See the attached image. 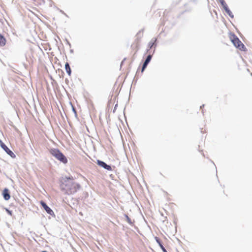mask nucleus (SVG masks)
Returning <instances> with one entry per match:
<instances>
[{
	"instance_id": "1",
	"label": "nucleus",
	"mask_w": 252,
	"mask_h": 252,
	"mask_svg": "<svg viewBox=\"0 0 252 252\" xmlns=\"http://www.w3.org/2000/svg\"><path fill=\"white\" fill-rule=\"evenodd\" d=\"M72 180L73 178L70 177H65L62 180L61 188L66 194H73L80 188L79 184L74 182Z\"/></svg>"
},
{
	"instance_id": "2",
	"label": "nucleus",
	"mask_w": 252,
	"mask_h": 252,
	"mask_svg": "<svg viewBox=\"0 0 252 252\" xmlns=\"http://www.w3.org/2000/svg\"><path fill=\"white\" fill-rule=\"evenodd\" d=\"M229 38L235 47L241 51H245L246 48L238 37L233 33H230Z\"/></svg>"
},
{
	"instance_id": "3",
	"label": "nucleus",
	"mask_w": 252,
	"mask_h": 252,
	"mask_svg": "<svg viewBox=\"0 0 252 252\" xmlns=\"http://www.w3.org/2000/svg\"><path fill=\"white\" fill-rule=\"evenodd\" d=\"M50 153L63 163L67 162V159L59 149H52L50 150Z\"/></svg>"
},
{
	"instance_id": "4",
	"label": "nucleus",
	"mask_w": 252,
	"mask_h": 252,
	"mask_svg": "<svg viewBox=\"0 0 252 252\" xmlns=\"http://www.w3.org/2000/svg\"><path fill=\"white\" fill-rule=\"evenodd\" d=\"M0 145L1 147L11 157L15 158V155L0 140Z\"/></svg>"
},
{
	"instance_id": "5",
	"label": "nucleus",
	"mask_w": 252,
	"mask_h": 252,
	"mask_svg": "<svg viewBox=\"0 0 252 252\" xmlns=\"http://www.w3.org/2000/svg\"><path fill=\"white\" fill-rule=\"evenodd\" d=\"M139 39H135L134 41L131 45V49L134 55H135L138 51L139 46Z\"/></svg>"
},
{
	"instance_id": "6",
	"label": "nucleus",
	"mask_w": 252,
	"mask_h": 252,
	"mask_svg": "<svg viewBox=\"0 0 252 252\" xmlns=\"http://www.w3.org/2000/svg\"><path fill=\"white\" fill-rule=\"evenodd\" d=\"M40 203L48 214L52 216L54 215V213L53 210L50 207H49L44 201H41Z\"/></svg>"
},
{
	"instance_id": "7",
	"label": "nucleus",
	"mask_w": 252,
	"mask_h": 252,
	"mask_svg": "<svg viewBox=\"0 0 252 252\" xmlns=\"http://www.w3.org/2000/svg\"><path fill=\"white\" fill-rule=\"evenodd\" d=\"M97 164L99 165L100 166H101L103 167L104 168L107 169V170L111 171L112 170V168L110 165H108L106 164L104 162L97 160Z\"/></svg>"
},
{
	"instance_id": "8",
	"label": "nucleus",
	"mask_w": 252,
	"mask_h": 252,
	"mask_svg": "<svg viewBox=\"0 0 252 252\" xmlns=\"http://www.w3.org/2000/svg\"><path fill=\"white\" fill-rule=\"evenodd\" d=\"M152 56L151 55H149L147 56L146 60L145 61V62L143 64V66H142V70H141L142 72H143L144 71V69L147 67L148 64L150 62V61L152 59Z\"/></svg>"
},
{
	"instance_id": "9",
	"label": "nucleus",
	"mask_w": 252,
	"mask_h": 252,
	"mask_svg": "<svg viewBox=\"0 0 252 252\" xmlns=\"http://www.w3.org/2000/svg\"><path fill=\"white\" fill-rule=\"evenodd\" d=\"M2 195L5 200H8L10 198L9 190L7 189H4L2 192Z\"/></svg>"
},
{
	"instance_id": "10",
	"label": "nucleus",
	"mask_w": 252,
	"mask_h": 252,
	"mask_svg": "<svg viewBox=\"0 0 252 252\" xmlns=\"http://www.w3.org/2000/svg\"><path fill=\"white\" fill-rule=\"evenodd\" d=\"M6 40L4 37L0 34V46H4L6 44Z\"/></svg>"
},
{
	"instance_id": "11",
	"label": "nucleus",
	"mask_w": 252,
	"mask_h": 252,
	"mask_svg": "<svg viewBox=\"0 0 252 252\" xmlns=\"http://www.w3.org/2000/svg\"><path fill=\"white\" fill-rule=\"evenodd\" d=\"M143 33H144V30H141L139 31L137 33V34L136 35V39H139V40H140V38L143 36Z\"/></svg>"
},
{
	"instance_id": "12",
	"label": "nucleus",
	"mask_w": 252,
	"mask_h": 252,
	"mask_svg": "<svg viewBox=\"0 0 252 252\" xmlns=\"http://www.w3.org/2000/svg\"><path fill=\"white\" fill-rule=\"evenodd\" d=\"M65 68L68 74L70 75L71 74V70L68 63H65Z\"/></svg>"
},
{
	"instance_id": "13",
	"label": "nucleus",
	"mask_w": 252,
	"mask_h": 252,
	"mask_svg": "<svg viewBox=\"0 0 252 252\" xmlns=\"http://www.w3.org/2000/svg\"><path fill=\"white\" fill-rule=\"evenodd\" d=\"M156 41H157L156 38L152 39V40L149 43V46H150V48H152L153 47V46L155 44Z\"/></svg>"
},
{
	"instance_id": "14",
	"label": "nucleus",
	"mask_w": 252,
	"mask_h": 252,
	"mask_svg": "<svg viewBox=\"0 0 252 252\" xmlns=\"http://www.w3.org/2000/svg\"><path fill=\"white\" fill-rule=\"evenodd\" d=\"M224 10L230 17L233 18L232 12L229 9L228 7L226 8H225Z\"/></svg>"
},
{
	"instance_id": "15",
	"label": "nucleus",
	"mask_w": 252,
	"mask_h": 252,
	"mask_svg": "<svg viewBox=\"0 0 252 252\" xmlns=\"http://www.w3.org/2000/svg\"><path fill=\"white\" fill-rule=\"evenodd\" d=\"M220 0V2L221 5L223 6L224 9L225 8H226L228 6L227 5V4L226 3V2H225L224 0Z\"/></svg>"
},
{
	"instance_id": "16",
	"label": "nucleus",
	"mask_w": 252,
	"mask_h": 252,
	"mask_svg": "<svg viewBox=\"0 0 252 252\" xmlns=\"http://www.w3.org/2000/svg\"><path fill=\"white\" fill-rule=\"evenodd\" d=\"M125 217L126 218V220L127 222L129 224H132V222L131 221V219L129 218V217L127 215H125Z\"/></svg>"
},
{
	"instance_id": "17",
	"label": "nucleus",
	"mask_w": 252,
	"mask_h": 252,
	"mask_svg": "<svg viewBox=\"0 0 252 252\" xmlns=\"http://www.w3.org/2000/svg\"><path fill=\"white\" fill-rule=\"evenodd\" d=\"M155 239H156L157 242L158 244L160 247H161V245H162L158 237H156L155 238Z\"/></svg>"
},
{
	"instance_id": "18",
	"label": "nucleus",
	"mask_w": 252,
	"mask_h": 252,
	"mask_svg": "<svg viewBox=\"0 0 252 252\" xmlns=\"http://www.w3.org/2000/svg\"><path fill=\"white\" fill-rule=\"evenodd\" d=\"M160 248L161 249L163 252H167L165 248L163 246V245H161Z\"/></svg>"
},
{
	"instance_id": "19",
	"label": "nucleus",
	"mask_w": 252,
	"mask_h": 252,
	"mask_svg": "<svg viewBox=\"0 0 252 252\" xmlns=\"http://www.w3.org/2000/svg\"><path fill=\"white\" fill-rule=\"evenodd\" d=\"M7 212L10 215H12V212L11 211H9V210L8 209H6Z\"/></svg>"
},
{
	"instance_id": "20",
	"label": "nucleus",
	"mask_w": 252,
	"mask_h": 252,
	"mask_svg": "<svg viewBox=\"0 0 252 252\" xmlns=\"http://www.w3.org/2000/svg\"><path fill=\"white\" fill-rule=\"evenodd\" d=\"M42 252H47L46 251H42Z\"/></svg>"
},
{
	"instance_id": "21",
	"label": "nucleus",
	"mask_w": 252,
	"mask_h": 252,
	"mask_svg": "<svg viewBox=\"0 0 252 252\" xmlns=\"http://www.w3.org/2000/svg\"><path fill=\"white\" fill-rule=\"evenodd\" d=\"M34 1H35V0H33Z\"/></svg>"
}]
</instances>
